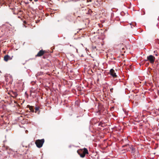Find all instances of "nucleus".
Returning a JSON list of instances; mask_svg holds the SVG:
<instances>
[{
  "mask_svg": "<svg viewBox=\"0 0 159 159\" xmlns=\"http://www.w3.org/2000/svg\"><path fill=\"white\" fill-rule=\"evenodd\" d=\"M77 152L82 158L84 157L86 154L88 153V152L86 148H84L83 149H80L77 151Z\"/></svg>",
  "mask_w": 159,
  "mask_h": 159,
  "instance_id": "f257e3e1",
  "label": "nucleus"
},
{
  "mask_svg": "<svg viewBox=\"0 0 159 159\" xmlns=\"http://www.w3.org/2000/svg\"><path fill=\"white\" fill-rule=\"evenodd\" d=\"M44 142V139H38L36 140L35 143L38 148H40L43 146Z\"/></svg>",
  "mask_w": 159,
  "mask_h": 159,
  "instance_id": "f03ea898",
  "label": "nucleus"
},
{
  "mask_svg": "<svg viewBox=\"0 0 159 159\" xmlns=\"http://www.w3.org/2000/svg\"><path fill=\"white\" fill-rule=\"evenodd\" d=\"M147 59L145 60L146 61H149L151 63H153L155 61V58L152 55H149L147 57Z\"/></svg>",
  "mask_w": 159,
  "mask_h": 159,
  "instance_id": "7ed1b4c3",
  "label": "nucleus"
},
{
  "mask_svg": "<svg viewBox=\"0 0 159 159\" xmlns=\"http://www.w3.org/2000/svg\"><path fill=\"white\" fill-rule=\"evenodd\" d=\"M110 74L113 77H116L117 75L115 72L114 70L113 69H111L110 71Z\"/></svg>",
  "mask_w": 159,
  "mask_h": 159,
  "instance_id": "20e7f679",
  "label": "nucleus"
},
{
  "mask_svg": "<svg viewBox=\"0 0 159 159\" xmlns=\"http://www.w3.org/2000/svg\"><path fill=\"white\" fill-rule=\"evenodd\" d=\"M12 58V57H11L8 55H6L4 56V59L5 61H7L9 60H11Z\"/></svg>",
  "mask_w": 159,
  "mask_h": 159,
  "instance_id": "39448f33",
  "label": "nucleus"
},
{
  "mask_svg": "<svg viewBox=\"0 0 159 159\" xmlns=\"http://www.w3.org/2000/svg\"><path fill=\"white\" fill-rule=\"evenodd\" d=\"M44 52L42 50H40L38 53L36 55V56L37 57H40L42 55H43L44 53Z\"/></svg>",
  "mask_w": 159,
  "mask_h": 159,
  "instance_id": "423d86ee",
  "label": "nucleus"
},
{
  "mask_svg": "<svg viewBox=\"0 0 159 159\" xmlns=\"http://www.w3.org/2000/svg\"><path fill=\"white\" fill-rule=\"evenodd\" d=\"M27 107L29 108L30 110L32 112H34V110L32 107L28 105L27 106Z\"/></svg>",
  "mask_w": 159,
  "mask_h": 159,
  "instance_id": "0eeeda50",
  "label": "nucleus"
},
{
  "mask_svg": "<svg viewBox=\"0 0 159 159\" xmlns=\"http://www.w3.org/2000/svg\"><path fill=\"white\" fill-rule=\"evenodd\" d=\"M39 107H35V112L36 113L38 112V114H39Z\"/></svg>",
  "mask_w": 159,
  "mask_h": 159,
  "instance_id": "6e6552de",
  "label": "nucleus"
},
{
  "mask_svg": "<svg viewBox=\"0 0 159 159\" xmlns=\"http://www.w3.org/2000/svg\"><path fill=\"white\" fill-rule=\"evenodd\" d=\"M88 12L86 13L87 14H91L92 12V10L89 9L87 8Z\"/></svg>",
  "mask_w": 159,
  "mask_h": 159,
  "instance_id": "1a4fd4ad",
  "label": "nucleus"
},
{
  "mask_svg": "<svg viewBox=\"0 0 159 159\" xmlns=\"http://www.w3.org/2000/svg\"><path fill=\"white\" fill-rule=\"evenodd\" d=\"M43 75V73L41 72H39L36 75V76L37 77H38L39 76L42 75Z\"/></svg>",
  "mask_w": 159,
  "mask_h": 159,
  "instance_id": "9d476101",
  "label": "nucleus"
},
{
  "mask_svg": "<svg viewBox=\"0 0 159 159\" xmlns=\"http://www.w3.org/2000/svg\"><path fill=\"white\" fill-rule=\"evenodd\" d=\"M130 149L129 150V151H134V148L133 146H131L129 147Z\"/></svg>",
  "mask_w": 159,
  "mask_h": 159,
  "instance_id": "9b49d317",
  "label": "nucleus"
},
{
  "mask_svg": "<svg viewBox=\"0 0 159 159\" xmlns=\"http://www.w3.org/2000/svg\"><path fill=\"white\" fill-rule=\"evenodd\" d=\"M79 0H72L71 1H72L73 2H76L78 1Z\"/></svg>",
  "mask_w": 159,
  "mask_h": 159,
  "instance_id": "f8f14e48",
  "label": "nucleus"
},
{
  "mask_svg": "<svg viewBox=\"0 0 159 159\" xmlns=\"http://www.w3.org/2000/svg\"><path fill=\"white\" fill-rule=\"evenodd\" d=\"M87 2H92V0H87Z\"/></svg>",
  "mask_w": 159,
  "mask_h": 159,
  "instance_id": "ddd939ff",
  "label": "nucleus"
},
{
  "mask_svg": "<svg viewBox=\"0 0 159 159\" xmlns=\"http://www.w3.org/2000/svg\"><path fill=\"white\" fill-rule=\"evenodd\" d=\"M113 89V88L110 89V91H111V92H112V91Z\"/></svg>",
  "mask_w": 159,
  "mask_h": 159,
  "instance_id": "4468645a",
  "label": "nucleus"
},
{
  "mask_svg": "<svg viewBox=\"0 0 159 159\" xmlns=\"http://www.w3.org/2000/svg\"><path fill=\"white\" fill-rule=\"evenodd\" d=\"M24 23L25 24V23H26V21H24Z\"/></svg>",
  "mask_w": 159,
  "mask_h": 159,
  "instance_id": "2eb2a0df",
  "label": "nucleus"
},
{
  "mask_svg": "<svg viewBox=\"0 0 159 159\" xmlns=\"http://www.w3.org/2000/svg\"><path fill=\"white\" fill-rule=\"evenodd\" d=\"M38 0H34V1L35 2H36L38 1Z\"/></svg>",
  "mask_w": 159,
  "mask_h": 159,
  "instance_id": "dca6fc26",
  "label": "nucleus"
},
{
  "mask_svg": "<svg viewBox=\"0 0 159 159\" xmlns=\"http://www.w3.org/2000/svg\"><path fill=\"white\" fill-rule=\"evenodd\" d=\"M15 95H16V93H15Z\"/></svg>",
  "mask_w": 159,
  "mask_h": 159,
  "instance_id": "f3484780",
  "label": "nucleus"
},
{
  "mask_svg": "<svg viewBox=\"0 0 159 159\" xmlns=\"http://www.w3.org/2000/svg\"><path fill=\"white\" fill-rule=\"evenodd\" d=\"M83 10H83H85H85H84V9H83V10Z\"/></svg>",
  "mask_w": 159,
  "mask_h": 159,
  "instance_id": "a211bd4d",
  "label": "nucleus"
},
{
  "mask_svg": "<svg viewBox=\"0 0 159 159\" xmlns=\"http://www.w3.org/2000/svg\"><path fill=\"white\" fill-rule=\"evenodd\" d=\"M154 53H155V51H154Z\"/></svg>",
  "mask_w": 159,
  "mask_h": 159,
  "instance_id": "6ab92c4d",
  "label": "nucleus"
},
{
  "mask_svg": "<svg viewBox=\"0 0 159 159\" xmlns=\"http://www.w3.org/2000/svg\"><path fill=\"white\" fill-rule=\"evenodd\" d=\"M79 30H82V29H80Z\"/></svg>",
  "mask_w": 159,
  "mask_h": 159,
  "instance_id": "aec40b11",
  "label": "nucleus"
},
{
  "mask_svg": "<svg viewBox=\"0 0 159 159\" xmlns=\"http://www.w3.org/2000/svg\"><path fill=\"white\" fill-rule=\"evenodd\" d=\"M156 56H157V54H156Z\"/></svg>",
  "mask_w": 159,
  "mask_h": 159,
  "instance_id": "412c9836",
  "label": "nucleus"
},
{
  "mask_svg": "<svg viewBox=\"0 0 159 159\" xmlns=\"http://www.w3.org/2000/svg\"><path fill=\"white\" fill-rule=\"evenodd\" d=\"M30 1H32V0H30Z\"/></svg>",
  "mask_w": 159,
  "mask_h": 159,
  "instance_id": "4be33fe9",
  "label": "nucleus"
}]
</instances>
